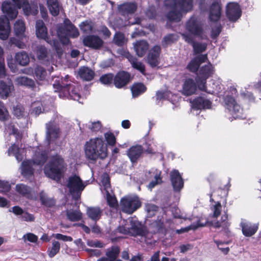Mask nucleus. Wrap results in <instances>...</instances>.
Masks as SVG:
<instances>
[{
	"instance_id": "22",
	"label": "nucleus",
	"mask_w": 261,
	"mask_h": 261,
	"mask_svg": "<svg viewBox=\"0 0 261 261\" xmlns=\"http://www.w3.org/2000/svg\"><path fill=\"white\" fill-rule=\"evenodd\" d=\"M34 51L37 58L43 64H50L52 62V58L48 54L47 50L44 46L42 45L37 46Z\"/></svg>"
},
{
	"instance_id": "20",
	"label": "nucleus",
	"mask_w": 261,
	"mask_h": 261,
	"mask_svg": "<svg viewBox=\"0 0 261 261\" xmlns=\"http://www.w3.org/2000/svg\"><path fill=\"white\" fill-rule=\"evenodd\" d=\"M171 181L174 190L179 191L184 187V180L178 170H174L170 173Z\"/></svg>"
},
{
	"instance_id": "8",
	"label": "nucleus",
	"mask_w": 261,
	"mask_h": 261,
	"mask_svg": "<svg viewBox=\"0 0 261 261\" xmlns=\"http://www.w3.org/2000/svg\"><path fill=\"white\" fill-rule=\"evenodd\" d=\"M88 184L87 181H83L80 176L74 174L69 177L66 187L73 198L77 200L80 198L82 191Z\"/></svg>"
},
{
	"instance_id": "4",
	"label": "nucleus",
	"mask_w": 261,
	"mask_h": 261,
	"mask_svg": "<svg viewBox=\"0 0 261 261\" xmlns=\"http://www.w3.org/2000/svg\"><path fill=\"white\" fill-rule=\"evenodd\" d=\"M31 150L34 152L32 160L24 161L21 166V174L26 178H29L33 175L34 166H42L48 157L47 152L43 150L41 146L37 148H31Z\"/></svg>"
},
{
	"instance_id": "12",
	"label": "nucleus",
	"mask_w": 261,
	"mask_h": 261,
	"mask_svg": "<svg viewBox=\"0 0 261 261\" xmlns=\"http://www.w3.org/2000/svg\"><path fill=\"white\" fill-rule=\"evenodd\" d=\"M141 206V202L137 196H126L121 199V210L128 214H132Z\"/></svg>"
},
{
	"instance_id": "34",
	"label": "nucleus",
	"mask_w": 261,
	"mask_h": 261,
	"mask_svg": "<svg viewBox=\"0 0 261 261\" xmlns=\"http://www.w3.org/2000/svg\"><path fill=\"white\" fill-rule=\"evenodd\" d=\"M134 47L137 56L142 57L148 49L149 45L146 41L140 40L134 43Z\"/></svg>"
},
{
	"instance_id": "41",
	"label": "nucleus",
	"mask_w": 261,
	"mask_h": 261,
	"mask_svg": "<svg viewBox=\"0 0 261 261\" xmlns=\"http://www.w3.org/2000/svg\"><path fill=\"white\" fill-rule=\"evenodd\" d=\"M79 74L81 78L85 81H91L94 76V72L89 68L83 67L79 69Z\"/></svg>"
},
{
	"instance_id": "15",
	"label": "nucleus",
	"mask_w": 261,
	"mask_h": 261,
	"mask_svg": "<svg viewBox=\"0 0 261 261\" xmlns=\"http://www.w3.org/2000/svg\"><path fill=\"white\" fill-rule=\"evenodd\" d=\"M241 14L242 11L238 3H229L227 4L226 14L230 21H237L241 17Z\"/></svg>"
},
{
	"instance_id": "57",
	"label": "nucleus",
	"mask_w": 261,
	"mask_h": 261,
	"mask_svg": "<svg viewBox=\"0 0 261 261\" xmlns=\"http://www.w3.org/2000/svg\"><path fill=\"white\" fill-rule=\"evenodd\" d=\"M86 126L92 132H94L100 130L102 126L101 122L99 121L96 122H90L86 124Z\"/></svg>"
},
{
	"instance_id": "44",
	"label": "nucleus",
	"mask_w": 261,
	"mask_h": 261,
	"mask_svg": "<svg viewBox=\"0 0 261 261\" xmlns=\"http://www.w3.org/2000/svg\"><path fill=\"white\" fill-rule=\"evenodd\" d=\"M16 84L18 85L27 86L33 88L35 86L34 81L27 76H19L15 79Z\"/></svg>"
},
{
	"instance_id": "60",
	"label": "nucleus",
	"mask_w": 261,
	"mask_h": 261,
	"mask_svg": "<svg viewBox=\"0 0 261 261\" xmlns=\"http://www.w3.org/2000/svg\"><path fill=\"white\" fill-rule=\"evenodd\" d=\"M9 117L8 112L5 108L3 103L0 101V120H6Z\"/></svg>"
},
{
	"instance_id": "56",
	"label": "nucleus",
	"mask_w": 261,
	"mask_h": 261,
	"mask_svg": "<svg viewBox=\"0 0 261 261\" xmlns=\"http://www.w3.org/2000/svg\"><path fill=\"white\" fill-rule=\"evenodd\" d=\"M114 42L118 46H122L126 42L125 38L123 34L116 33L114 37Z\"/></svg>"
},
{
	"instance_id": "59",
	"label": "nucleus",
	"mask_w": 261,
	"mask_h": 261,
	"mask_svg": "<svg viewBox=\"0 0 261 261\" xmlns=\"http://www.w3.org/2000/svg\"><path fill=\"white\" fill-rule=\"evenodd\" d=\"M80 27L82 31L86 33H89L92 31V25L90 21H86L83 22L80 25Z\"/></svg>"
},
{
	"instance_id": "14",
	"label": "nucleus",
	"mask_w": 261,
	"mask_h": 261,
	"mask_svg": "<svg viewBox=\"0 0 261 261\" xmlns=\"http://www.w3.org/2000/svg\"><path fill=\"white\" fill-rule=\"evenodd\" d=\"M46 140L48 144H50L59 137L60 129L54 122L51 121L46 124Z\"/></svg>"
},
{
	"instance_id": "1",
	"label": "nucleus",
	"mask_w": 261,
	"mask_h": 261,
	"mask_svg": "<svg viewBox=\"0 0 261 261\" xmlns=\"http://www.w3.org/2000/svg\"><path fill=\"white\" fill-rule=\"evenodd\" d=\"M13 4L9 1H5L2 5L3 12L10 19H15L18 15V9L22 8L25 15H36L38 10L37 5L30 4L28 0H12Z\"/></svg>"
},
{
	"instance_id": "43",
	"label": "nucleus",
	"mask_w": 261,
	"mask_h": 261,
	"mask_svg": "<svg viewBox=\"0 0 261 261\" xmlns=\"http://www.w3.org/2000/svg\"><path fill=\"white\" fill-rule=\"evenodd\" d=\"M47 6L50 13L53 16L58 15L60 11V5L57 0H48Z\"/></svg>"
},
{
	"instance_id": "48",
	"label": "nucleus",
	"mask_w": 261,
	"mask_h": 261,
	"mask_svg": "<svg viewBox=\"0 0 261 261\" xmlns=\"http://www.w3.org/2000/svg\"><path fill=\"white\" fill-rule=\"evenodd\" d=\"M60 250V243L56 240L52 242L51 247L47 249L48 256L52 258L54 257Z\"/></svg>"
},
{
	"instance_id": "3",
	"label": "nucleus",
	"mask_w": 261,
	"mask_h": 261,
	"mask_svg": "<svg viewBox=\"0 0 261 261\" xmlns=\"http://www.w3.org/2000/svg\"><path fill=\"white\" fill-rule=\"evenodd\" d=\"M68 79V75H66L64 79L57 77L53 84L55 91L59 93V96L61 98L66 97L81 102L80 101L81 96L77 91L78 86L71 84Z\"/></svg>"
},
{
	"instance_id": "36",
	"label": "nucleus",
	"mask_w": 261,
	"mask_h": 261,
	"mask_svg": "<svg viewBox=\"0 0 261 261\" xmlns=\"http://www.w3.org/2000/svg\"><path fill=\"white\" fill-rule=\"evenodd\" d=\"M214 67L212 65L208 63L207 65L202 66L197 74V77L207 80L214 73Z\"/></svg>"
},
{
	"instance_id": "51",
	"label": "nucleus",
	"mask_w": 261,
	"mask_h": 261,
	"mask_svg": "<svg viewBox=\"0 0 261 261\" xmlns=\"http://www.w3.org/2000/svg\"><path fill=\"white\" fill-rule=\"evenodd\" d=\"M227 216L226 215H223L221 217L222 221L221 222L219 221L215 222L212 223V225L215 228L222 227L223 229L225 230L228 228L229 224L227 222Z\"/></svg>"
},
{
	"instance_id": "32",
	"label": "nucleus",
	"mask_w": 261,
	"mask_h": 261,
	"mask_svg": "<svg viewBox=\"0 0 261 261\" xmlns=\"http://www.w3.org/2000/svg\"><path fill=\"white\" fill-rule=\"evenodd\" d=\"M206 55H200L193 59L188 65V68L192 72H195L197 71L199 65L205 62L207 60Z\"/></svg>"
},
{
	"instance_id": "19",
	"label": "nucleus",
	"mask_w": 261,
	"mask_h": 261,
	"mask_svg": "<svg viewBox=\"0 0 261 261\" xmlns=\"http://www.w3.org/2000/svg\"><path fill=\"white\" fill-rule=\"evenodd\" d=\"M8 154L9 155H14L16 159L20 162L22 161L24 156L25 155V150L21 144L19 147V144H13L11 147H9L8 150Z\"/></svg>"
},
{
	"instance_id": "5",
	"label": "nucleus",
	"mask_w": 261,
	"mask_h": 261,
	"mask_svg": "<svg viewBox=\"0 0 261 261\" xmlns=\"http://www.w3.org/2000/svg\"><path fill=\"white\" fill-rule=\"evenodd\" d=\"M85 152L86 156L91 160L105 159L107 156V146L102 138H92L85 143Z\"/></svg>"
},
{
	"instance_id": "47",
	"label": "nucleus",
	"mask_w": 261,
	"mask_h": 261,
	"mask_svg": "<svg viewBox=\"0 0 261 261\" xmlns=\"http://www.w3.org/2000/svg\"><path fill=\"white\" fill-rule=\"evenodd\" d=\"M120 253V249L118 246H113L107 250L106 256L110 261H114Z\"/></svg>"
},
{
	"instance_id": "30",
	"label": "nucleus",
	"mask_w": 261,
	"mask_h": 261,
	"mask_svg": "<svg viewBox=\"0 0 261 261\" xmlns=\"http://www.w3.org/2000/svg\"><path fill=\"white\" fill-rule=\"evenodd\" d=\"M14 90V87L11 82L7 84L2 81H0V97L1 98L7 99Z\"/></svg>"
},
{
	"instance_id": "16",
	"label": "nucleus",
	"mask_w": 261,
	"mask_h": 261,
	"mask_svg": "<svg viewBox=\"0 0 261 261\" xmlns=\"http://www.w3.org/2000/svg\"><path fill=\"white\" fill-rule=\"evenodd\" d=\"M128 222L129 223L130 229L128 228L121 231L124 233V234H129L131 236L142 235L143 231L141 223L135 218H129L128 219Z\"/></svg>"
},
{
	"instance_id": "31",
	"label": "nucleus",
	"mask_w": 261,
	"mask_h": 261,
	"mask_svg": "<svg viewBox=\"0 0 261 261\" xmlns=\"http://www.w3.org/2000/svg\"><path fill=\"white\" fill-rule=\"evenodd\" d=\"M124 56L128 60L134 68L138 70L142 74H145V67L142 62L139 61L137 59L131 55L128 52L125 51Z\"/></svg>"
},
{
	"instance_id": "39",
	"label": "nucleus",
	"mask_w": 261,
	"mask_h": 261,
	"mask_svg": "<svg viewBox=\"0 0 261 261\" xmlns=\"http://www.w3.org/2000/svg\"><path fill=\"white\" fill-rule=\"evenodd\" d=\"M102 214L101 210L98 207H90L87 209V215L91 220L97 221L98 220Z\"/></svg>"
},
{
	"instance_id": "37",
	"label": "nucleus",
	"mask_w": 261,
	"mask_h": 261,
	"mask_svg": "<svg viewBox=\"0 0 261 261\" xmlns=\"http://www.w3.org/2000/svg\"><path fill=\"white\" fill-rule=\"evenodd\" d=\"M137 9V5L134 3L123 4L118 7L119 12L123 15L133 13Z\"/></svg>"
},
{
	"instance_id": "61",
	"label": "nucleus",
	"mask_w": 261,
	"mask_h": 261,
	"mask_svg": "<svg viewBox=\"0 0 261 261\" xmlns=\"http://www.w3.org/2000/svg\"><path fill=\"white\" fill-rule=\"evenodd\" d=\"M105 138L107 143L111 146H113L116 143V138L114 134L111 132H107L105 134Z\"/></svg>"
},
{
	"instance_id": "62",
	"label": "nucleus",
	"mask_w": 261,
	"mask_h": 261,
	"mask_svg": "<svg viewBox=\"0 0 261 261\" xmlns=\"http://www.w3.org/2000/svg\"><path fill=\"white\" fill-rule=\"evenodd\" d=\"M113 79V75L111 73H109L102 75L100 78V81L105 85H109L112 83Z\"/></svg>"
},
{
	"instance_id": "63",
	"label": "nucleus",
	"mask_w": 261,
	"mask_h": 261,
	"mask_svg": "<svg viewBox=\"0 0 261 261\" xmlns=\"http://www.w3.org/2000/svg\"><path fill=\"white\" fill-rule=\"evenodd\" d=\"M11 188L10 185L8 181L0 180V192L2 193L8 192Z\"/></svg>"
},
{
	"instance_id": "52",
	"label": "nucleus",
	"mask_w": 261,
	"mask_h": 261,
	"mask_svg": "<svg viewBox=\"0 0 261 261\" xmlns=\"http://www.w3.org/2000/svg\"><path fill=\"white\" fill-rule=\"evenodd\" d=\"M35 77L37 81H43L45 79L46 71L41 67L37 66L35 69Z\"/></svg>"
},
{
	"instance_id": "50",
	"label": "nucleus",
	"mask_w": 261,
	"mask_h": 261,
	"mask_svg": "<svg viewBox=\"0 0 261 261\" xmlns=\"http://www.w3.org/2000/svg\"><path fill=\"white\" fill-rule=\"evenodd\" d=\"M5 132H6V133H8L10 136H14L17 142L21 140V134L18 131L17 129L15 128L14 125H12L11 124L8 125L6 127Z\"/></svg>"
},
{
	"instance_id": "11",
	"label": "nucleus",
	"mask_w": 261,
	"mask_h": 261,
	"mask_svg": "<svg viewBox=\"0 0 261 261\" xmlns=\"http://www.w3.org/2000/svg\"><path fill=\"white\" fill-rule=\"evenodd\" d=\"M101 183L102 185L101 190L106 195L108 205L110 207L116 208L118 207V202L111 189L109 176L107 173H104L101 175Z\"/></svg>"
},
{
	"instance_id": "26",
	"label": "nucleus",
	"mask_w": 261,
	"mask_h": 261,
	"mask_svg": "<svg viewBox=\"0 0 261 261\" xmlns=\"http://www.w3.org/2000/svg\"><path fill=\"white\" fill-rule=\"evenodd\" d=\"M10 32V27L8 19L5 16L0 17V38L6 40Z\"/></svg>"
},
{
	"instance_id": "35",
	"label": "nucleus",
	"mask_w": 261,
	"mask_h": 261,
	"mask_svg": "<svg viewBox=\"0 0 261 261\" xmlns=\"http://www.w3.org/2000/svg\"><path fill=\"white\" fill-rule=\"evenodd\" d=\"M148 174H150L149 177H153L154 178V180L151 181L148 186V188L151 190L156 185L162 182V179L160 176L161 171L157 169L152 168L149 171Z\"/></svg>"
},
{
	"instance_id": "33",
	"label": "nucleus",
	"mask_w": 261,
	"mask_h": 261,
	"mask_svg": "<svg viewBox=\"0 0 261 261\" xmlns=\"http://www.w3.org/2000/svg\"><path fill=\"white\" fill-rule=\"evenodd\" d=\"M143 148L141 145L131 147L127 151V154L132 162H136L143 153Z\"/></svg>"
},
{
	"instance_id": "25",
	"label": "nucleus",
	"mask_w": 261,
	"mask_h": 261,
	"mask_svg": "<svg viewBox=\"0 0 261 261\" xmlns=\"http://www.w3.org/2000/svg\"><path fill=\"white\" fill-rule=\"evenodd\" d=\"M192 108L195 110L210 109L212 102L203 97H198L192 101Z\"/></svg>"
},
{
	"instance_id": "18",
	"label": "nucleus",
	"mask_w": 261,
	"mask_h": 261,
	"mask_svg": "<svg viewBox=\"0 0 261 261\" xmlns=\"http://www.w3.org/2000/svg\"><path fill=\"white\" fill-rule=\"evenodd\" d=\"M85 46L97 49L100 48L103 44V41L99 37L95 35H89L85 37L83 40Z\"/></svg>"
},
{
	"instance_id": "49",
	"label": "nucleus",
	"mask_w": 261,
	"mask_h": 261,
	"mask_svg": "<svg viewBox=\"0 0 261 261\" xmlns=\"http://www.w3.org/2000/svg\"><path fill=\"white\" fill-rule=\"evenodd\" d=\"M31 113L35 115H38L43 112V108L42 102L40 100L34 101L31 104Z\"/></svg>"
},
{
	"instance_id": "64",
	"label": "nucleus",
	"mask_w": 261,
	"mask_h": 261,
	"mask_svg": "<svg viewBox=\"0 0 261 261\" xmlns=\"http://www.w3.org/2000/svg\"><path fill=\"white\" fill-rule=\"evenodd\" d=\"M213 211V216L214 217H218L221 214V205L219 202L216 203L212 208Z\"/></svg>"
},
{
	"instance_id": "42",
	"label": "nucleus",
	"mask_w": 261,
	"mask_h": 261,
	"mask_svg": "<svg viewBox=\"0 0 261 261\" xmlns=\"http://www.w3.org/2000/svg\"><path fill=\"white\" fill-rule=\"evenodd\" d=\"M66 216L67 219L72 222L78 221L82 219V213L79 210H67Z\"/></svg>"
},
{
	"instance_id": "21",
	"label": "nucleus",
	"mask_w": 261,
	"mask_h": 261,
	"mask_svg": "<svg viewBox=\"0 0 261 261\" xmlns=\"http://www.w3.org/2000/svg\"><path fill=\"white\" fill-rule=\"evenodd\" d=\"M181 35L187 42L192 45L195 53H202L206 49L207 44L206 43H200L195 42L194 38L191 35H187L186 33H182Z\"/></svg>"
},
{
	"instance_id": "40",
	"label": "nucleus",
	"mask_w": 261,
	"mask_h": 261,
	"mask_svg": "<svg viewBox=\"0 0 261 261\" xmlns=\"http://www.w3.org/2000/svg\"><path fill=\"white\" fill-rule=\"evenodd\" d=\"M15 190L18 194L28 198H33L31 194V188L23 184L16 185Z\"/></svg>"
},
{
	"instance_id": "28",
	"label": "nucleus",
	"mask_w": 261,
	"mask_h": 261,
	"mask_svg": "<svg viewBox=\"0 0 261 261\" xmlns=\"http://www.w3.org/2000/svg\"><path fill=\"white\" fill-rule=\"evenodd\" d=\"M196 89L194 81L191 79H187L183 84L181 92L185 95L189 96L195 94Z\"/></svg>"
},
{
	"instance_id": "17",
	"label": "nucleus",
	"mask_w": 261,
	"mask_h": 261,
	"mask_svg": "<svg viewBox=\"0 0 261 261\" xmlns=\"http://www.w3.org/2000/svg\"><path fill=\"white\" fill-rule=\"evenodd\" d=\"M196 84L198 89L201 91H205L208 93H218L221 90L222 86L219 84V82H216L213 84V90H208L206 89L205 84L206 80L202 79L201 77H197L196 79Z\"/></svg>"
},
{
	"instance_id": "6",
	"label": "nucleus",
	"mask_w": 261,
	"mask_h": 261,
	"mask_svg": "<svg viewBox=\"0 0 261 261\" xmlns=\"http://www.w3.org/2000/svg\"><path fill=\"white\" fill-rule=\"evenodd\" d=\"M67 168V164L62 156L56 154L51 156L49 162L45 166L44 172L48 177L59 180Z\"/></svg>"
},
{
	"instance_id": "24",
	"label": "nucleus",
	"mask_w": 261,
	"mask_h": 261,
	"mask_svg": "<svg viewBox=\"0 0 261 261\" xmlns=\"http://www.w3.org/2000/svg\"><path fill=\"white\" fill-rule=\"evenodd\" d=\"M130 75L125 71L118 72L114 78V84L116 87L121 88L125 86L129 82Z\"/></svg>"
},
{
	"instance_id": "55",
	"label": "nucleus",
	"mask_w": 261,
	"mask_h": 261,
	"mask_svg": "<svg viewBox=\"0 0 261 261\" xmlns=\"http://www.w3.org/2000/svg\"><path fill=\"white\" fill-rule=\"evenodd\" d=\"M4 50L0 46V77L3 78L6 75V70L4 64Z\"/></svg>"
},
{
	"instance_id": "27",
	"label": "nucleus",
	"mask_w": 261,
	"mask_h": 261,
	"mask_svg": "<svg viewBox=\"0 0 261 261\" xmlns=\"http://www.w3.org/2000/svg\"><path fill=\"white\" fill-rule=\"evenodd\" d=\"M242 232L246 237H251L253 235L258 229V225L243 220L241 223Z\"/></svg>"
},
{
	"instance_id": "38",
	"label": "nucleus",
	"mask_w": 261,
	"mask_h": 261,
	"mask_svg": "<svg viewBox=\"0 0 261 261\" xmlns=\"http://www.w3.org/2000/svg\"><path fill=\"white\" fill-rule=\"evenodd\" d=\"M15 61L21 66H26L30 62V57L27 53L21 51L16 53Z\"/></svg>"
},
{
	"instance_id": "10",
	"label": "nucleus",
	"mask_w": 261,
	"mask_h": 261,
	"mask_svg": "<svg viewBox=\"0 0 261 261\" xmlns=\"http://www.w3.org/2000/svg\"><path fill=\"white\" fill-rule=\"evenodd\" d=\"M36 33L38 38L46 41L48 43L54 46L59 57L62 54V50L60 48V44L58 41L51 40L47 36V29L42 20H37L36 23Z\"/></svg>"
},
{
	"instance_id": "45",
	"label": "nucleus",
	"mask_w": 261,
	"mask_h": 261,
	"mask_svg": "<svg viewBox=\"0 0 261 261\" xmlns=\"http://www.w3.org/2000/svg\"><path fill=\"white\" fill-rule=\"evenodd\" d=\"M14 28L15 35L17 36L20 37L23 36L25 30V27L23 20H18L16 21L14 24Z\"/></svg>"
},
{
	"instance_id": "58",
	"label": "nucleus",
	"mask_w": 261,
	"mask_h": 261,
	"mask_svg": "<svg viewBox=\"0 0 261 261\" xmlns=\"http://www.w3.org/2000/svg\"><path fill=\"white\" fill-rule=\"evenodd\" d=\"M145 210L147 213L148 217H151L154 216L158 211V207L153 204H147L145 206Z\"/></svg>"
},
{
	"instance_id": "53",
	"label": "nucleus",
	"mask_w": 261,
	"mask_h": 261,
	"mask_svg": "<svg viewBox=\"0 0 261 261\" xmlns=\"http://www.w3.org/2000/svg\"><path fill=\"white\" fill-rule=\"evenodd\" d=\"M40 198L42 203L45 206L50 207L55 204V200L53 199H48L43 192L40 193Z\"/></svg>"
},
{
	"instance_id": "2",
	"label": "nucleus",
	"mask_w": 261,
	"mask_h": 261,
	"mask_svg": "<svg viewBox=\"0 0 261 261\" xmlns=\"http://www.w3.org/2000/svg\"><path fill=\"white\" fill-rule=\"evenodd\" d=\"M164 5L169 12L166 14L170 21H179L193 8V0H165Z\"/></svg>"
},
{
	"instance_id": "29",
	"label": "nucleus",
	"mask_w": 261,
	"mask_h": 261,
	"mask_svg": "<svg viewBox=\"0 0 261 261\" xmlns=\"http://www.w3.org/2000/svg\"><path fill=\"white\" fill-rule=\"evenodd\" d=\"M221 16V7L218 2L214 3L209 10V19L212 21H217Z\"/></svg>"
},
{
	"instance_id": "7",
	"label": "nucleus",
	"mask_w": 261,
	"mask_h": 261,
	"mask_svg": "<svg viewBox=\"0 0 261 261\" xmlns=\"http://www.w3.org/2000/svg\"><path fill=\"white\" fill-rule=\"evenodd\" d=\"M57 32L60 41L63 44L69 43V37L77 38L80 35L78 30L68 19L64 21V26L60 25L58 27Z\"/></svg>"
},
{
	"instance_id": "54",
	"label": "nucleus",
	"mask_w": 261,
	"mask_h": 261,
	"mask_svg": "<svg viewBox=\"0 0 261 261\" xmlns=\"http://www.w3.org/2000/svg\"><path fill=\"white\" fill-rule=\"evenodd\" d=\"M13 114L18 118H22L25 116L27 113L25 112L24 108L20 105H17L13 108Z\"/></svg>"
},
{
	"instance_id": "9",
	"label": "nucleus",
	"mask_w": 261,
	"mask_h": 261,
	"mask_svg": "<svg viewBox=\"0 0 261 261\" xmlns=\"http://www.w3.org/2000/svg\"><path fill=\"white\" fill-rule=\"evenodd\" d=\"M186 30L187 35L198 37L201 39H207V34L204 31L202 23L197 17H191L186 24Z\"/></svg>"
},
{
	"instance_id": "13",
	"label": "nucleus",
	"mask_w": 261,
	"mask_h": 261,
	"mask_svg": "<svg viewBox=\"0 0 261 261\" xmlns=\"http://www.w3.org/2000/svg\"><path fill=\"white\" fill-rule=\"evenodd\" d=\"M224 102L226 108L234 119L243 118V110L236 103L232 96L226 95L224 98Z\"/></svg>"
},
{
	"instance_id": "23",
	"label": "nucleus",
	"mask_w": 261,
	"mask_h": 261,
	"mask_svg": "<svg viewBox=\"0 0 261 261\" xmlns=\"http://www.w3.org/2000/svg\"><path fill=\"white\" fill-rule=\"evenodd\" d=\"M161 51L160 46H154L149 51L147 57L148 63L152 67L157 66L159 64V56Z\"/></svg>"
},
{
	"instance_id": "46",
	"label": "nucleus",
	"mask_w": 261,
	"mask_h": 261,
	"mask_svg": "<svg viewBox=\"0 0 261 261\" xmlns=\"http://www.w3.org/2000/svg\"><path fill=\"white\" fill-rule=\"evenodd\" d=\"M131 90L133 96L136 97L143 93L146 90V88L145 85L142 83H137L132 86Z\"/></svg>"
}]
</instances>
